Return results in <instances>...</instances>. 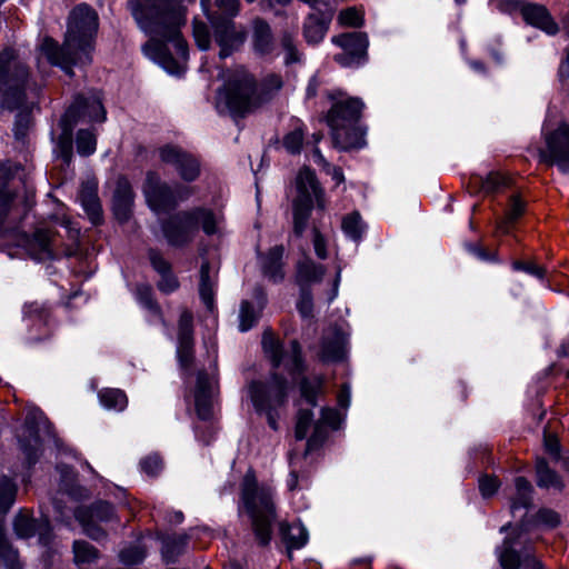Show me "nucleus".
I'll return each instance as SVG.
<instances>
[{"mask_svg":"<svg viewBox=\"0 0 569 569\" xmlns=\"http://www.w3.org/2000/svg\"><path fill=\"white\" fill-rule=\"evenodd\" d=\"M365 226L361 216L358 212H352L346 216L342 220L343 232L353 240H359L362 236Z\"/></svg>","mask_w":569,"mask_h":569,"instance_id":"48","label":"nucleus"},{"mask_svg":"<svg viewBox=\"0 0 569 569\" xmlns=\"http://www.w3.org/2000/svg\"><path fill=\"white\" fill-rule=\"evenodd\" d=\"M77 151L81 156H90L96 151L97 138L90 130H79L77 133Z\"/></svg>","mask_w":569,"mask_h":569,"instance_id":"49","label":"nucleus"},{"mask_svg":"<svg viewBox=\"0 0 569 569\" xmlns=\"http://www.w3.org/2000/svg\"><path fill=\"white\" fill-rule=\"evenodd\" d=\"M53 233L47 229H39L34 232L31 249L38 260H46L53 257L51 243Z\"/></svg>","mask_w":569,"mask_h":569,"instance_id":"38","label":"nucleus"},{"mask_svg":"<svg viewBox=\"0 0 569 569\" xmlns=\"http://www.w3.org/2000/svg\"><path fill=\"white\" fill-rule=\"evenodd\" d=\"M174 208L186 200H188L193 193L194 188L184 184H176L173 188Z\"/></svg>","mask_w":569,"mask_h":569,"instance_id":"64","label":"nucleus"},{"mask_svg":"<svg viewBox=\"0 0 569 569\" xmlns=\"http://www.w3.org/2000/svg\"><path fill=\"white\" fill-rule=\"evenodd\" d=\"M523 20L549 36H555L559 32V26L551 17L548 9L538 3H525L520 9Z\"/></svg>","mask_w":569,"mask_h":569,"instance_id":"21","label":"nucleus"},{"mask_svg":"<svg viewBox=\"0 0 569 569\" xmlns=\"http://www.w3.org/2000/svg\"><path fill=\"white\" fill-rule=\"evenodd\" d=\"M499 488L497 478L485 475L479 479V490L483 497H491Z\"/></svg>","mask_w":569,"mask_h":569,"instance_id":"61","label":"nucleus"},{"mask_svg":"<svg viewBox=\"0 0 569 569\" xmlns=\"http://www.w3.org/2000/svg\"><path fill=\"white\" fill-rule=\"evenodd\" d=\"M525 212V202L518 197L512 196L510 199L509 209L507 211V220L509 222L516 221Z\"/></svg>","mask_w":569,"mask_h":569,"instance_id":"63","label":"nucleus"},{"mask_svg":"<svg viewBox=\"0 0 569 569\" xmlns=\"http://www.w3.org/2000/svg\"><path fill=\"white\" fill-rule=\"evenodd\" d=\"M270 489L259 487L256 477L248 472L241 485V500L251 519L254 537L259 545L271 540V526L276 520V508Z\"/></svg>","mask_w":569,"mask_h":569,"instance_id":"4","label":"nucleus"},{"mask_svg":"<svg viewBox=\"0 0 569 569\" xmlns=\"http://www.w3.org/2000/svg\"><path fill=\"white\" fill-rule=\"evenodd\" d=\"M338 21L342 26L356 28L362 24L363 19L356 8H347L339 13Z\"/></svg>","mask_w":569,"mask_h":569,"instance_id":"56","label":"nucleus"},{"mask_svg":"<svg viewBox=\"0 0 569 569\" xmlns=\"http://www.w3.org/2000/svg\"><path fill=\"white\" fill-rule=\"evenodd\" d=\"M13 528L19 538H30L38 535L42 545H48L51 540V528L47 519L36 520L27 515L19 513L14 519Z\"/></svg>","mask_w":569,"mask_h":569,"instance_id":"22","label":"nucleus"},{"mask_svg":"<svg viewBox=\"0 0 569 569\" xmlns=\"http://www.w3.org/2000/svg\"><path fill=\"white\" fill-rule=\"evenodd\" d=\"M74 562L80 569H87V566L96 562L99 558V551L96 547L84 540L73 542Z\"/></svg>","mask_w":569,"mask_h":569,"instance_id":"39","label":"nucleus"},{"mask_svg":"<svg viewBox=\"0 0 569 569\" xmlns=\"http://www.w3.org/2000/svg\"><path fill=\"white\" fill-rule=\"evenodd\" d=\"M341 423L340 413L333 408H322L319 421L315 423L312 436L307 441V452L312 451L322 441L321 428L323 425L337 429Z\"/></svg>","mask_w":569,"mask_h":569,"instance_id":"30","label":"nucleus"},{"mask_svg":"<svg viewBox=\"0 0 569 569\" xmlns=\"http://www.w3.org/2000/svg\"><path fill=\"white\" fill-rule=\"evenodd\" d=\"M512 268L516 271H523V272L531 274L538 279H542L546 273V270L542 267H540L531 261L525 262V261L516 260L512 262Z\"/></svg>","mask_w":569,"mask_h":569,"instance_id":"59","label":"nucleus"},{"mask_svg":"<svg viewBox=\"0 0 569 569\" xmlns=\"http://www.w3.org/2000/svg\"><path fill=\"white\" fill-rule=\"evenodd\" d=\"M76 518L81 523L84 533L93 540L106 538V531L100 523L112 521L116 518L112 505L106 501H98L90 507L79 508L76 511Z\"/></svg>","mask_w":569,"mask_h":569,"instance_id":"11","label":"nucleus"},{"mask_svg":"<svg viewBox=\"0 0 569 569\" xmlns=\"http://www.w3.org/2000/svg\"><path fill=\"white\" fill-rule=\"evenodd\" d=\"M540 161L557 166L561 172H569V124L561 123L545 134V147L539 150Z\"/></svg>","mask_w":569,"mask_h":569,"instance_id":"10","label":"nucleus"},{"mask_svg":"<svg viewBox=\"0 0 569 569\" xmlns=\"http://www.w3.org/2000/svg\"><path fill=\"white\" fill-rule=\"evenodd\" d=\"M177 358L181 369L190 370L194 362L193 315L183 309L178 321Z\"/></svg>","mask_w":569,"mask_h":569,"instance_id":"16","label":"nucleus"},{"mask_svg":"<svg viewBox=\"0 0 569 569\" xmlns=\"http://www.w3.org/2000/svg\"><path fill=\"white\" fill-rule=\"evenodd\" d=\"M325 273L326 269L323 266L317 264L311 259L307 258L299 262L296 279L298 284L302 288L306 284L321 281Z\"/></svg>","mask_w":569,"mask_h":569,"instance_id":"34","label":"nucleus"},{"mask_svg":"<svg viewBox=\"0 0 569 569\" xmlns=\"http://www.w3.org/2000/svg\"><path fill=\"white\" fill-rule=\"evenodd\" d=\"M296 183L298 194L293 200V232L300 237L308 227L313 201L318 208L325 209V196L315 172L309 168L299 171Z\"/></svg>","mask_w":569,"mask_h":569,"instance_id":"6","label":"nucleus"},{"mask_svg":"<svg viewBox=\"0 0 569 569\" xmlns=\"http://www.w3.org/2000/svg\"><path fill=\"white\" fill-rule=\"evenodd\" d=\"M473 182L479 184L485 193H492L507 186L508 179L498 172H490L485 179L475 177Z\"/></svg>","mask_w":569,"mask_h":569,"instance_id":"47","label":"nucleus"},{"mask_svg":"<svg viewBox=\"0 0 569 569\" xmlns=\"http://www.w3.org/2000/svg\"><path fill=\"white\" fill-rule=\"evenodd\" d=\"M199 293L207 308L211 309L213 305V281L210 277V263L208 261L202 262L200 268Z\"/></svg>","mask_w":569,"mask_h":569,"instance_id":"42","label":"nucleus"},{"mask_svg":"<svg viewBox=\"0 0 569 569\" xmlns=\"http://www.w3.org/2000/svg\"><path fill=\"white\" fill-rule=\"evenodd\" d=\"M313 421V413L310 409H300L297 415V422L295 428V437L302 440L307 437L309 428Z\"/></svg>","mask_w":569,"mask_h":569,"instance_id":"52","label":"nucleus"},{"mask_svg":"<svg viewBox=\"0 0 569 569\" xmlns=\"http://www.w3.org/2000/svg\"><path fill=\"white\" fill-rule=\"evenodd\" d=\"M282 256L283 247L276 246L261 260L263 276L274 283L282 281L284 278Z\"/></svg>","mask_w":569,"mask_h":569,"instance_id":"29","label":"nucleus"},{"mask_svg":"<svg viewBox=\"0 0 569 569\" xmlns=\"http://www.w3.org/2000/svg\"><path fill=\"white\" fill-rule=\"evenodd\" d=\"M97 30L96 11L84 3L79 4L70 13L63 44L60 47L53 39L46 38L41 43V51L51 64L59 66L67 74L72 76V66L91 62Z\"/></svg>","mask_w":569,"mask_h":569,"instance_id":"2","label":"nucleus"},{"mask_svg":"<svg viewBox=\"0 0 569 569\" xmlns=\"http://www.w3.org/2000/svg\"><path fill=\"white\" fill-rule=\"evenodd\" d=\"M163 236L173 247H182L192 241L197 233L193 216L188 210L170 216L161 223Z\"/></svg>","mask_w":569,"mask_h":569,"instance_id":"15","label":"nucleus"},{"mask_svg":"<svg viewBox=\"0 0 569 569\" xmlns=\"http://www.w3.org/2000/svg\"><path fill=\"white\" fill-rule=\"evenodd\" d=\"M283 86V81L281 76L279 74H268L262 83L261 87H258L259 94L262 96L263 103L269 101Z\"/></svg>","mask_w":569,"mask_h":569,"instance_id":"50","label":"nucleus"},{"mask_svg":"<svg viewBox=\"0 0 569 569\" xmlns=\"http://www.w3.org/2000/svg\"><path fill=\"white\" fill-rule=\"evenodd\" d=\"M312 244L316 256L319 259L325 260L328 257L327 241L317 228H313L312 230Z\"/></svg>","mask_w":569,"mask_h":569,"instance_id":"62","label":"nucleus"},{"mask_svg":"<svg viewBox=\"0 0 569 569\" xmlns=\"http://www.w3.org/2000/svg\"><path fill=\"white\" fill-rule=\"evenodd\" d=\"M17 496V486L8 477L0 480V512L6 513L13 505Z\"/></svg>","mask_w":569,"mask_h":569,"instance_id":"45","label":"nucleus"},{"mask_svg":"<svg viewBox=\"0 0 569 569\" xmlns=\"http://www.w3.org/2000/svg\"><path fill=\"white\" fill-rule=\"evenodd\" d=\"M249 393L257 410L278 409L287 401L288 381L282 376L273 373L268 383L252 381Z\"/></svg>","mask_w":569,"mask_h":569,"instance_id":"8","label":"nucleus"},{"mask_svg":"<svg viewBox=\"0 0 569 569\" xmlns=\"http://www.w3.org/2000/svg\"><path fill=\"white\" fill-rule=\"evenodd\" d=\"M23 317L31 322L46 326L50 318V308L38 301L28 302L23 306Z\"/></svg>","mask_w":569,"mask_h":569,"instance_id":"43","label":"nucleus"},{"mask_svg":"<svg viewBox=\"0 0 569 569\" xmlns=\"http://www.w3.org/2000/svg\"><path fill=\"white\" fill-rule=\"evenodd\" d=\"M213 38L219 46L220 58H227L238 50L246 41L247 33L243 28H237L236 23L226 18L211 20Z\"/></svg>","mask_w":569,"mask_h":569,"instance_id":"14","label":"nucleus"},{"mask_svg":"<svg viewBox=\"0 0 569 569\" xmlns=\"http://www.w3.org/2000/svg\"><path fill=\"white\" fill-rule=\"evenodd\" d=\"M134 194L130 182L126 178H119L112 197V210L117 220L124 222L130 218Z\"/></svg>","mask_w":569,"mask_h":569,"instance_id":"23","label":"nucleus"},{"mask_svg":"<svg viewBox=\"0 0 569 569\" xmlns=\"http://www.w3.org/2000/svg\"><path fill=\"white\" fill-rule=\"evenodd\" d=\"M254 296L258 302V310H256L252 303L248 300H243L240 305L239 329L243 332L250 330L256 325L260 316V311L266 305V295L262 288H256Z\"/></svg>","mask_w":569,"mask_h":569,"instance_id":"28","label":"nucleus"},{"mask_svg":"<svg viewBox=\"0 0 569 569\" xmlns=\"http://www.w3.org/2000/svg\"><path fill=\"white\" fill-rule=\"evenodd\" d=\"M217 395V378L214 376H209L203 370L198 371L194 389V406L197 416L201 420H209L212 417L213 401Z\"/></svg>","mask_w":569,"mask_h":569,"instance_id":"17","label":"nucleus"},{"mask_svg":"<svg viewBox=\"0 0 569 569\" xmlns=\"http://www.w3.org/2000/svg\"><path fill=\"white\" fill-rule=\"evenodd\" d=\"M140 466L146 475L156 477L162 470L163 463L158 455H149L140 461Z\"/></svg>","mask_w":569,"mask_h":569,"instance_id":"57","label":"nucleus"},{"mask_svg":"<svg viewBox=\"0 0 569 569\" xmlns=\"http://www.w3.org/2000/svg\"><path fill=\"white\" fill-rule=\"evenodd\" d=\"M159 158L163 163L173 166L180 178L191 182L200 176V162L191 153L174 144L159 148Z\"/></svg>","mask_w":569,"mask_h":569,"instance_id":"13","label":"nucleus"},{"mask_svg":"<svg viewBox=\"0 0 569 569\" xmlns=\"http://www.w3.org/2000/svg\"><path fill=\"white\" fill-rule=\"evenodd\" d=\"M297 308H298L299 313L303 318L312 317V311H313L312 295H311V291L306 287H302L300 290V298L298 300Z\"/></svg>","mask_w":569,"mask_h":569,"instance_id":"58","label":"nucleus"},{"mask_svg":"<svg viewBox=\"0 0 569 569\" xmlns=\"http://www.w3.org/2000/svg\"><path fill=\"white\" fill-rule=\"evenodd\" d=\"M192 26H193V31H192L193 38H194L197 46L201 50L209 49L210 42H211V36H210V31H209L207 24L202 21L194 19Z\"/></svg>","mask_w":569,"mask_h":569,"instance_id":"54","label":"nucleus"},{"mask_svg":"<svg viewBox=\"0 0 569 569\" xmlns=\"http://www.w3.org/2000/svg\"><path fill=\"white\" fill-rule=\"evenodd\" d=\"M281 48L284 51V63L292 64L301 61L302 54L298 50L293 36L289 32H283L281 36Z\"/></svg>","mask_w":569,"mask_h":569,"instance_id":"51","label":"nucleus"},{"mask_svg":"<svg viewBox=\"0 0 569 569\" xmlns=\"http://www.w3.org/2000/svg\"><path fill=\"white\" fill-rule=\"evenodd\" d=\"M537 486L542 489L562 491L565 483L561 477L549 468L546 459L538 458L536 461Z\"/></svg>","mask_w":569,"mask_h":569,"instance_id":"31","label":"nucleus"},{"mask_svg":"<svg viewBox=\"0 0 569 569\" xmlns=\"http://www.w3.org/2000/svg\"><path fill=\"white\" fill-rule=\"evenodd\" d=\"M137 299L139 303L148 309L153 316H156L161 322H164L160 306L152 297V288L148 284H140L137 287Z\"/></svg>","mask_w":569,"mask_h":569,"instance_id":"44","label":"nucleus"},{"mask_svg":"<svg viewBox=\"0 0 569 569\" xmlns=\"http://www.w3.org/2000/svg\"><path fill=\"white\" fill-rule=\"evenodd\" d=\"M127 7L138 28L149 36L143 53L159 63L171 74H180V63L169 53L171 42L177 53L188 57V43L181 36V27L187 21V9L181 0H128Z\"/></svg>","mask_w":569,"mask_h":569,"instance_id":"1","label":"nucleus"},{"mask_svg":"<svg viewBox=\"0 0 569 569\" xmlns=\"http://www.w3.org/2000/svg\"><path fill=\"white\" fill-rule=\"evenodd\" d=\"M262 348L274 369L283 365L290 373L303 371L301 347L297 340H292L289 349L284 350L281 342L271 331H264L262 336Z\"/></svg>","mask_w":569,"mask_h":569,"instance_id":"9","label":"nucleus"},{"mask_svg":"<svg viewBox=\"0 0 569 569\" xmlns=\"http://www.w3.org/2000/svg\"><path fill=\"white\" fill-rule=\"evenodd\" d=\"M325 378L316 376L312 379L303 377L299 382L301 397L312 407L317 406V397L323 390Z\"/></svg>","mask_w":569,"mask_h":569,"instance_id":"40","label":"nucleus"},{"mask_svg":"<svg viewBox=\"0 0 569 569\" xmlns=\"http://www.w3.org/2000/svg\"><path fill=\"white\" fill-rule=\"evenodd\" d=\"M305 132L299 127L283 137V146L290 153H299L303 142Z\"/></svg>","mask_w":569,"mask_h":569,"instance_id":"55","label":"nucleus"},{"mask_svg":"<svg viewBox=\"0 0 569 569\" xmlns=\"http://www.w3.org/2000/svg\"><path fill=\"white\" fill-rule=\"evenodd\" d=\"M306 17L302 26V34L309 44H318L326 37L332 20V12L322 11L319 8Z\"/></svg>","mask_w":569,"mask_h":569,"instance_id":"20","label":"nucleus"},{"mask_svg":"<svg viewBox=\"0 0 569 569\" xmlns=\"http://www.w3.org/2000/svg\"><path fill=\"white\" fill-rule=\"evenodd\" d=\"M149 259L153 269L160 274L158 289L166 295L174 292L179 288V281L171 271V264L153 249L149 251Z\"/></svg>","mask_w":569,"mask_h":569,"instance_id":"25","label":"nucleus"},{"mask_svg":"<svg viewBox=\"0 0 569 569\" xmlns=\"http://www.w3.org/2000/svg\"><path fill=\"white\" fill-rule=\"evenodd\" d=\"M30 72L26 63L20 61L12 48H6L0 53V89L7 99L12 97L16 104L24 100V90Z\"/></svg>","mask_w":569,"mask_h":569,"instance_id":"7","label":"nucleus"},{"mask_svg":"<svg viewBox=\"0 0 569 569\" xmlns=\"http://www.w3.org/2000/svg\"><path fill=\"white\" fill-rule=\"evenodd\" d=\"M188 542V537L184 535H172L162 538L161 555L162 559L169 563L174 562L177 558L183 552Z\"/></svg>","mask_w":569,"mask_h":569,"instance_id":"37","label":"nucleus"},{"mask_svg":"<svg viewBox=\"0 0 569 569\" xmlns=\"http://www.w3.org/2000/svg\"><path fill=\"white\" fill-rule=\"evenodd\" d=\"M99 400L104 408L118 411H122L128 405L127 396L120 389H102Z\"/></svg>","mask_w":569,"mask_h":569,"instance_id":"41","label":"nucleus"},{"mask_svg":"<svg viewBox=\"0 0 569 569\" xmlns=\"http://www.w3.org/2000/svg\"><path fill=\"white\" fill-rule=\"evenodd\" d=\"M148 207L156 213H164L174 209L173 190L154 171H148L142 186Z\"/></svg>","mask_w":569,"mask_h":569,"instance_id":"12","label":"nucleus"},{"mask_svg":"<svg viewBox=\"0 0 569 569\" xmlns=\"http://www.w3.org/2000/svg\"><path fill=\"white\" fill-rule=\"evenodd\" d=\"M188 211L193 216L196 231H198L199 224H201L203 232L209 236L218 231L221 217L217 216L212 210L197 207Z\"/></svg>","mask_w":569,"mask_h":569,"instance_id":"35","label":"nucleus"},{"mask_svg":"<svg viewBox=\"0 0 569 569\" xmlns=\"http://www.w3.org/2000/svg\"><path fill=\"white\" fill-rule=\"evenodd\" d=\"M516 493L511 499V512L518 509H528L532 503L533 488L529 480L525 477H517L515 479Z\"/></svg>","mask_w":569,"mask_h":569,"instance_id":"36","label":"nucleus"},{"mask_svg":"<svg viewBox=\"0 0 569 569\" xmlns=\"http://www.w3.org/2000/svg\"><path fill=\"white\" fill-rule=\"evenodd\" d=\"M363 102L359 98L340 97L327 113L333 146L341 150L361 148L365 144V130L360 126Z\"/></svg>","mask_w":569,"mask_h":569,"instance_id":"3","label":"nucleus"},{"mask_svg":"<svg viewBox=\"0 0 569 569\" xmlns=\"http://www.w3.org/2000/svg\"><path fill=\"white\" fill-rule=\"evenodd\" d=\"M79 200L91 222L99 224L102 220V209L96 184L92 182L82 183Z\"/></svg>","mask_w":569,"mask_h":569,"instance_id":"26","label":"nucleus"},{"mask_svg":"<svg viewBox=\"0 0 569 569\" xmlns=\"http://www.w3.org/2000/svg\"><path fill=\"white\" fill-rule=\"evenodd\" d=\"M218 102L233 117H244L263 104L254 77L243 68L233 70L218 92Z\"/></svg>","mask_w":569,"mask_h":569,"instance_id":"5","label":"nucleus"},{"mask_svg":"<svg viewBox=\"0 0 569 569\" xmlns=\"http://www.w3.org/2000/svg\"><path fill=\"white\" fill-rule=\"evenodd\" d=\"M536 521L539 525H543L550 528H555L560 523L559 515L551 509H540L536 516Z\"/></svg>","mask_w":569,"mask_h":569,"instance_id":"60","label":"nucleus"},{"mask_svg":"<svg viewBox=\"0 0 569 569\" xmlns=\"http://www.w3.org/2000/svg\"><path fill=\"white\" fill-rule=\"evenodd\" d=\"M252 49L260 57L271 56L276 50L273 33L269 23L260 18L252 22Z\"/></svg>","mask_w":569,"mask_h":569,"instance_id":"24","label":"nucleus"},{"mask_svg":"<svg viewBox=\"0 0 569 569\" xmlns=\"http://www.w3.org/2000/svg\"><path fill=\"white\" fill-rule=\"evenodd\" d=\"M0 558L6 562L7 569H22L18 558V551L11 547L0 526Z\"/></svg>","mask_w":569,"mask_h":569,"instance_id":"46","label":"nucleus"},{"mask_svg":"<svg viewBox=\"0 0 569 569\" xmlns=\"http://www.w3.org/2000/svg\"><path fill=\"white\" fill-rule=\"evenodd\" d=\"M64 120L70 124L76 123L78 120L103 122L106 120V110L100 97L97 94L77 97L67 110Z\"/></svg>","mask_w":569,"mask_h":569,"instance_id":"18","label":"nucleus"},{"mask_svg":"<svg viewBox=\"0 0 569 569\" xmlns=\"http://www.w3.org/2000/svg\"><path fill=\"white\" fill-rule=\"evenodd\" d=\"M525 553H532L529 548H525L522 553H519L512 546L510 539H505L498 551L499 562L502 569H520L523 568Z\"/></svg>","mask_w":569,"mask_h":569,"instance_id":"33","label":"nucleus"},{"mask_svg":"<svg viewBox=\"0 0 569 569\" xmlns=\"http://www.w3.org/2000/svg\"><path fill=\"white\" fill-rule=\"evenodd\" d=\"M347 336L338 328H330L323 333L318 357L323 362H336L347 355Z\"/></svg>","mask_w":569,"mask_h":569,"instance_id":"19","label":"nucleus"},{"mask_svg":"<svg viewBox=\"0 0 569 569\" xmlns=\"http://www.w3.org/2000/svg\"><path fill=\"white\" fill-rule=\"evenodd\" d=\"M146 556V548L141 546H131L120 551L119 559L124 565H138L143 561Z\"/></svg>","mask_w":569,"mask_h":569,"instance_id":"53","label":"nucleus"},{"mask_svg":"<svg viewBox=\"0 0 569 569\" xmlns=\"http://www.w3.org/2000/svg\"><path fill=\"white\" fill-rule=\"evenodd\" d=\"M280 535L288 551L302 548L308 541V532L301 523H280Z\"/></svg>","mask_w":569,"mask_h":569,"instance_id":"32","label":"nucleus"},{"mask_svg":"<svg viewBox=\"0 0 569 569\" xmlns=\"http://www.w3.org/2000/svg\"><path fill=\"white\" fill-rule=\"evenodd\" d=\"M331 41L360 61L363 59L368 48V39L366 34L360 32L335 36Z\"/></svg>","mask_w":569,"mask_h":569,"instance_id":"27","label":"nucleus"}]
</instances>
